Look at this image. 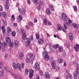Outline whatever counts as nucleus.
I'll return each instance as SVG.
<instances>
[{"label":"nucleus","mask_w":79,"mask_h":79,"mask_svg":"<svg viewBox=\"0 0 79 79\" xmlns=\"http://www.w3.org/2000/svg\"><path fill=\"white\" fill-rule=\"evenodd\" d=\"M15 77L16 79H19V77H19L18 75H15Z\"/></svg>","instance_id":"51"},{"label":"nucleus","mask_w":79,"mask_h":79,"mask_svg":"<svg viewBox=\"0 0 79 79\" xmlns=\"http://www.w3.org/2000/svg\"><path fill=\"white\" fill-rule=\"evenodd\" d=\"M35 67L37 70H39V69H40V65H39V64L37 63H35Z\"/></svg>","instance_id":"11"},{"label":"nucleus","mask_w":79,"mask_h":79,"mask_svg":"<svg viewBox=\"0 0 79 79\" xmlns=\"http://www.w3.org/2000/svg\"><path fill=\"white\" fill-rule=\"evenodd\" d=\"M24 57V55L23 53L20 52L19 54V58L20 60H23Z\"/></svg>","instance_id":"15"},{"label":"nucleus","mask_w":79,"mask_h":79,"mask_svg":"<svg viewBox=\"0 0 79 79\" xmlns=\"http://www.w3.org/2000/svg\"><path fill=\"white\" fill-rule=\"evenodd\" d=\"M69 38L71 41L73 40L74 39V37L73 36V35L71 33H69Z\"/></svg>","instance_id":"10"},{"label":"nucleus","mask_w":79,"mask_h":79,"mask_svg":"<svg viewBox=\"0 0 79 79\" xmlns=\"http://www.w3.org/2000/svg\"><path fill=\"white\" fill-rule=\"evenodd\" d=\"M2 30L3 33H5V32L6 31V29H5V27H4V26H2Z\"/></svg>","instance_id":"33"},{"label":"nucleus","mask_w":79,"mask_h":79,"mask_svg":"<svg viewBox=\"0 0 79 79\" xmlns=\"http://www.w3.org/2000/svg\"><path fill=\"white\" fill-rule=\"evenodd\" d=\"M29 71L30 72V74H29V77L31 79L33 77V73H34V71L32 69H30L29 70Z\"/></svg>","instance_id":"9"},{"label":"nucleus","mask_w":79,"mask_h":79,"mask_svg":"<svg viewBox=\"0 0 79 79\" xmlns=\"http://www.w3.org/2000/svg\"><path fill=\"white\" fill-rule=\"evenodd\" d=\"M22 19H17V22H18V23H19V22H21V20H22Z\"/></svg>","instance_id":"53"},{"label":"nucleus","mask_w":79,"mask_h":79,"mask_svg":"<svg viewBox=\"0 0 79 79\" xmlns=\"http://www.w3.org/2000/svg\"><path fill=\"white\" fill-rule=\"evenodd\" d=\"M79 75V68H77L76 71H74L73 73L74 77L75 79L77 78V76Z\"/></svg>","instance_id":"3"},{"label":"nucleus","mask_w":79,"mask_h":79,"mask_svg":"<svg viewBox=\"0 0 79 79\" xmlns=\"http://www.w3.org/2000/svg\"><path fill=\"white\" fill-rule=\"evenodd\" d=\"M57 30L58 31H63L64 32H66V30L64 27H62L61 26L60 24H58L57 25Z\"/></svg>","instance_id":"4"},{"label":"nucleus","mask_w":79,"mask_h":79,"mask_svg":"<svg viewBox=\"0 0 79 79\" xmlns=\"http://www.w3.org/2000/svg\"><path fill=\"white\" fill-rule=\"evenodd\" d=\"M5 68L6 70L7 71V72L8 73H10V69L8 67V66H5Z\"/></svg>","instance_id":"28"},{"label":"nucleus","mask_w":79,"mask_h":79,"mask_svg":"<svg viewBox=\"0 0 79 79\" xmlns=\"http://www.w3.org/2000/svg\"><path fill=\"white\" fill-rule=\"evenodd\" d=\"M5 7L6 10L7 11H9V7H8V2H6V5H5Z\"/></svg>","instance_id":"18"},{"label":"nucleus","mask_w":79,"mask_h":79,"mask_svg":"<svg viewBox=\"0 0 79 79\" xmlns=\"http://www.w3.org/2000/svg\"><path fill=\"white\" fill-rule=\"evenodd\" d=\"M76 46L74 47V49L76 52H78V51H79L78 48H79V44H77Z\"/></svg>","instance_id":"20"},{"label":"nucleus","mask_w":79,"mask_h":79,"mask_svg":"<svg viewBox=\"0 0 79 79\" xmlns=\"http://www.w3.org/2000/svg\"><path fill=\"white\" fill-rule=\"evenodd\" d=\"M21 34H26L25 33H24V29H21Z\"/></svg>","instance_id":"41"},{"label":"nucleus","mask_w":79,"mask_h":79,"mask_svg":"<svg viewBox=\"0 0 79 79\" xmlns=\"http://www.w3.org/2000/svg\"><path fill=\"white\" fill-rule=\"evenodd\" d=\"M6 43L7 44H8L11 42L10 38V37H6Z\"/></svg>","instance_id":"23"},{"label":"nucleus","mask_w":79,"mask_h":79,"mask_svg":"<svg viewBox=\"0 0 79 79\" xmlns=\"http://www.w3.org/2000/svg\"><path fill=\"white\" fill-rule=\"evenodd\" d=\"M46 12L48 15H50V9H47L46 10Z\"/></svg>","instance_id":"37"},{"label":"nucleus","mask_w":79,"mask_h":79,"mask_svg":"<svg viewBox=\"0 0 79 79\" xmlns=\"http://www.w3.org/2000/svg\"><path fill=\"white\" fill-rule=\"evenodd\" d=\"M17 25L18 24L16 23H14L13 24V26H14V27H16Z\"/></svg>","instance_id":"57"},{"label":"nucleus","mask_w":79,"mask_h":79,"mask_svg":"<svg viewBox=\"0 0 79 79\" xmlns=\"http://www.w3.org/2000/svg\"><path fill=\"white\" fill-rule=\"evenodd\" d=\"M29 27H30V26H28H28L27 25H26V29H29Z\"/></svg>","instance_id":"62"},{"label":"nucleus","mask_w":79,"mask_h":79,"mask_svg":"<svg viewBox=\"0 0 79 79\" xmlns=\"http://www.w3.org/2000/svg\"><path fill=\"white\" fill-rule=\"evenodd\" d=\"M63 61V59L61 58H59L57 60V62L59 63H62Z\"/></svg>","instance_id":"29"},{"label":"nucleus","mask_w":79,"mask_h":79,"mask_svg":"<svg viewBox=\"0 0 79 79\" xmlns=\"http://www.w3.org/2000/svg\"><path fill=\"white\" fill-rule=\"evenodd\" d=\"M75 66H76L77 68H79V64H76L75 65Z\"/></svg>","instance_id":"63"},{"label":"nucleus","mask_w":79,"mask_h":79,"mask_svg":"<svg viewBox=\"0 0 79 79\" xmlns=\"http://www.w3.org/2000/svg\"><path fill=\"white\" fill-rule=\"evenodd\" d=\"M47 23L48 24V25H49V26H51V25H52V23H51V22H50L49 21H48Z\"/></svg>","instance_id":"59"},{"label":"nucleus","mask_w":79,"mask_h":79,"mask_svg":"<svg viewBox=\"0 0 79 79\" xmlns=\"http://www.w3.org/2000/svg\"><path fill=\"white\" fill-rule=\"evenodd\" d=\"M73 8L75 11H77V7L76 6H74Z\"/></svg>","instance_id":"54"},{"label":"nucleus","mask_w":79,"mask_h":79,"mask_svg":"<svg viewBox=\"0 0 79 79\" xmlns=\"http://www.w3.org/2000/svg\"><path fill=\"white\" fill-rule=\"evenodd\" d=\"M1 64V65H2V64H3V63L2 62H0V71H2V70H3L2 69V66Z\"/></svg>","instance_id":"42"},{"label":"nucleus","mask_w":79,"mask_h":79,"mask_svg":"<svg viewBox=\"0 0 79 79\" xmlns=\"http://www.w3.org/2000/svg\"><path fill=\"white\" fill-rule=\"evenodd\" d=\"M66 66V62H64V66Z\"/></svg>","instance_id":"64"},{"label":"nucleus","mask_w":79,"mask_h":79,"mask_svg":"<svg viewBox=\"0 0 79 79\" xmlns=\"http://www.w3.org/2000/svg\"><path fill=\"white\" fill-rule=\"evenodd\" d=\"M59 50L60 52H63V48L62 46H60L59 48Z\"/></svg>","instance_id":"39"},{"label":"nucleus","mask_w":79,"mask_h":79,"mask_svg":"<svg viewBox=\"0 0 79 79\" xmlns=\"http://www.w3.org/2000/svg\"><path fill=\"white\" fill-rule=\"evenodd\" d=\"M44 21V24L45 25H46L47 24V19H44L43 20Z\"/></svg>","instance_id":"40"},{"label":"nucleus","mask_w":79,"mask_h":79,"mask_svg":"<svg viewBox=\"0 0 79 79\" xmlns=\"http://www.w3.org/2000/svg\"><path fill=\"white\" fill-rule=\"evenodd\" d=\"M62 18L64 21L68 20L69 18H68L66 14L63 13L62 15Z\"/></svg>","instance_id":"6"},{"label":"nucleus","mask_w":79,"mask_h":79,"mask_svg":"<svg viewBox=\"0 0 79 79\" xmlns=\"http://www.w3.org/2000/svg\"><path fill=\"white\" fill-rule=\"evenodd\" d=\"M12 65L14 69V70H16L17 69V64L15 63H13Z\"/></svg>","instance_id":"22"},{"label":"nucleus","mask_w":79,"mask_h":79,"mask_svg":"<svg viewBox=\"0 0 79 79\" xmlns=\"http://www.w3.org/2000/svg\"><path fill=\"white\" fill-rule=\"evenodd\" d=\"M2 15L3 17H4L5 18H7V15L6 14V13L4 12H3L2 13L0 12V16H2Z\"/></svg>","instance_id":"12"},{"label":"nucleus","mask_w":79,"mask_h":79,"mask_svg":"<svg viewBox=\"0 0 79 79\" xmlns=\"http://www.w3.org/2000/svg\"><path fill=\"white\" fill-rule=\"evenodd\" d=\"M77 64V62L76 60H74L73 62V64L75 66Z\"/></svg>","instance_id":"46"},{"label":"nucleus","mask_w":79,"mask_h":79,"mask_svg":"<svg viewBox=\"0 0 79 79\" xmlns=\"http://www.w3.org/2000/svg\"><path fill=\"white\" fill-rule=\"evenodd\" d=\"M17 66L18 69L20 71L21 70V64L19 63H17Z\"/></svg>","instance_id":"19"},{"label":"nucleus","mask_w":79,"mask_h":79,"mask_svg":"<svg viewBox=\"0 0 79 79\" xmlns=\"http://www.w3.org/2000/svg\"><path fill=\"white\" fill-rule=\"evenodd\" d=\"M39 5L37 6L36 7V8L39 10H40V9L42 8V6L44 4V2H38Z\"/></svg>","instance_id":"5"},{"label":"nucleus","mask_w":79,"mask_h":79,"mask_svg":"<svg viewBox=\"0 0 79 79\" xmlns=\"http://www.w3.org/2000/svg\"><path fill=\"white\" fill-rule=\"evenodd\" d=\"M24 63H22L21 64V67L22 68H24Z\"/></svg>","instance_id":"49"},{"label":"nucleus","mask_w":79,"mask_h":79,"mask_svg":"<svg viewBox=\"0 0 79 79\" xmlns=\"http://www.w3.org/2000/svg\"><path fill=\"white\" fill-rule=\"evenodd\" d=\"M33 2H34L35 5H37V4H38V2H37V0H34Z\"/></svg>","instance_id":"50"},{"label":"nucleus","mask_w":79,"mask_h":79,"mask_svg":"<svg viewBox=\"0 0 79 79\" xmlns=\"http://www.w3.org/2000/svg\"><path fill=\"white\" fill-rule=\"evenodd\" d=\"M29 71H28V70H27V69H26L25 70V73L26 74V75H27V74H29Z\"/></svg>","instance_id":"45"},{"label":"nucleus","mask_w":79,"mask_h":79,"mask_svg":"<svg viewBox=\"0 0 79 79\" xmlns=\"http://www.w3.org/2000/svg\"><path fill=\"white\" fill-rule=\"evenodd\" d=\"M49 7L51 11H54V8L53 5H49Z\"/></svg>","instance_id":"27"},{"label":"nucleus","mask_w":79,"mask_h":79,"mask_svg":"<svg viewBox=\"0 0 79 79\" xmlns=\"http://www.w3.org/2000/svg\"><path fill=\"white\" fill-rule=\"evenodd\" d=\"M31 42V40L30 38H28L27 39V42L25 43L26 47H29L30 46V43Z\"/></svg>","instance_id":"7"},{"label":"nucleus","mask_w":79,"mask_h":79,"mask_svg":"<svg viewBox=\"0 0 79 79\" xmlns=\"http://www.w3.org/2000/svg\"><path fill=\"white\" fill-rule=\"evenodd\" d=\"M3 74H4V73H3V70H0V77H2V76H3Z\"/></svg>","instance_id":"34"},{"label":"nucleus","mask_w":79,"mask_h":79,"mask_svg":"<svg viewBox=\"0 0 79 79\" xmlns=\"http://www.w3.org/2000/svg\"><path fill=\"white\" fill-rule=\"evenodd\" d=\"M44 77L46 79H48L50 77V74L46 72L44 74Z\"/></svg>","instance_id":"13"},{"label":"nucleus","mask_w":79,"mask_h":79,"mask_svg":"<svg viewBox=\"0 0 79 79\" xmlns=\"http://www.w3.org/2000/svg\"><path fill=\"white\" fill-rule=\"evenodd\" d=\"M19 19H23V16H22V15H19Z\"/></svg>","instance_id":"56"},{"label":"nucleus","mask_w":79,"mask_h":79,"mask_svg":"<svg viewBox=\"0 0 79 79\" xmlns=\"http://www.w3.org/2000/svg\"><path fill=\"white\" fill-rule=\"evenodd\" d=\"M54 69H55V70H56L57 71H58L60 69V68H59V67L58 66H56L54 67V68H53Z\"/></svg>","instance_id":"38"},{"label":"nucleus","mask_w":79,"mask_h":79,"mask_svg":"<svg viewBox=\"0 0 79 79\" xmlns=\"http://www.w3.org/2000/svg\"><path fill=\"white\" fill-rule=\"evenodd\" d=\"M2 46L5 48H6V47H7V45H8V44H7V43L5 42H2Z\"/></svg>","instance_id":"21"},{"label":"nucleus","mask_w":79,"mask_h":79,"mask_svg":"<svg viewBox=\"0 0 79 79\" xmlns=\"http://www.w3.org/2000/svg\"><path fill=\"white\" fill-rule=\"evenodd\" d=\"M68 21H69V24L70 25V26H72L73 24V22H72V20H71L70 19H68Z\"/></svg>","instance_id":"24"},{"label":"nucleus","mask_w":79,"mask_h":79,"mask_svg":"<svg viewBox=\"0 0 79 79\" xmlns=\"http://www.w3.org/2000/svg\"><path fill=\"white\" fill-rule=\"evenodd\" d=\"M7 31L8 33H9V32H11V28L8 27H7Z\"/></svg>","instance_id":"36"},{"label":"nucleus","mask_w":79,"mask_h":79,"mask_svg":"<svg viewBox=\"0 0 79 79\" xmlns=\"http://www.w3.org/2000/svg\"><path fill=\"white\" fill-rule=\"evenodd\" d=\"M2 22H3L5 26H6L7 24V23H6V22L5 21V20H3Z\"/></svg>","instance_id":"48"},{"label":"nucleus","mask_w":79,"mask_h":79,"mask_svg":"<svg viewBox=\"0 0 79 79\" xmlns=\"http://www.w3.org/2000/svg\"><path fill=\"white\" fill-rule=\"evenodd\" d=\"M40 74L41 76H43L44 75V74H43V72H42L41 70L40 71Z\"/></svg>","instance_id":"55"},{"label":"nucleus","mask_w":79,"mask_h":79,"mask_svg":"<svg viewBox=\"0 0 79 79\" xmlns=\"http://www.w3.org/2000/svg\"><path fill=\"white\" fill-rule=\"evenodd\" d=\"M36 39H39V35L38 34H36Z\"/></svg>","instance_id":"47"},{"label":"nucleus","mask_w":79,"mask_h":79,"mask_svg":"<svg viewBox=\"0 0 79 79\" xmlns=\"http://www.w3.org/2000/svg\"><path fill=\"white\" fill-rule=\"evenodd\" d=\"M11 18L12 19V20H15V15H12L11 16Z\"/></svg>","instance_id":"61"},{"label":"nucleus","mask_w":79,"mask_h":79,"mask_svg":"<svg viewBox=\"0 0 79 79\" xmlns=\"http://www.w3.org/2000/svg\"><path fill=\"white\" fill-rule=\"evenodd\" d=\"M42 54L43 56H44L45 55L44 58L45 60H46V61H48L50 58L49 56L47 55L48 53L47 52L44 51L42 52Z\"/></svg>","instance_id":"2"},{"label":"nucleus","mask_w":79,"mask_h":79,"mask_svg":"<svg viewBox=\"0 0 79 79\" xmlns=\"http://www.w3.org/2000/svg\"><path fill=\"white\" fill-rule=\"evenodd\" d=\"M9 43V46L10 47H13L14 46V44L13 43L11 42H10Z\"/></svg>","instance_id":"31"},{"label":"nucleus","mask_w":79,"mask_h":79,"mask_svg":"<svg viewBox=\"0 0 79 79\" xmlns=\"http://www.w3.org/2000/svg\"><path fill=\"white\" fill-rule=\"evenodd\" d=\"M28 26H30V27H32L33 26H34V23L31 22H28Z\"/></svg>","instance_id":"26"},{"label":"nucleus","mask_w":79,"mask_h":79,"mask_svg":"<svg viewBox=\"0 0 79 79\" xmlns=\"http://www.w3.org/2000/svg\"><path fill=\"white\" fill-rule=\"evenodd\" d=\"M0 11H3V7L2 6L0 5Z\"/></svg>","instance_id":"60"},{"label":"nucleus","mask_w":79,"mask_h":79,"mask_svg":"<svg viewBox=\"0 0 79 79\" xmlns=\"http://www.w3.org/2000/svg\"><path fill=\"white\" fill-rule=\"evenodd\" d=\"M64 25L65 29H68L67 26H69V23L68 21V20L64 21Z\"/></svg>","instance_id":"8"},{"label":"nucleus","mask_w":79,"mask_h":79,"mask_svg":"<svg viewBox=\"0 0 79 79\" xmlns=\"http://www.w3.org/2000/svg\"><path fill=\"white\" fill-rule=\"evenodd\" d=\"M12 36H15L16 35V32L13 31L12 32Z\"/></svg>","instance_id":"43"},{"label":"nucleus","mask_w":79,"mask_h":79,"mask_svg":"<svg viewBox=\"0 0 79 79\" xmlns=\"http://www.w3.org/2000/svg\"><path fill=\"white\" fill-rule=\"evenodd\" d=\"M60 47V45L58 44H56L54 45V48H55V49H56V48H58Z\"/></svg>","instance_id":"32"},{"label":"nucleus","mask_w":79,"mask_h":79,"mask_svg":"<svg viewBox=\"0 0 79 79\" xmlns=\"http://www.w3.org/2000/svg\"><path fill=\"white\" fill-rule=\"evenodd\" d=\"M27 2L28 5H31V1H30V0H27Z\"/></svg>","instance_id":"58"},{"label":"nucleus","mask_w":79,"mask_h":79,"mask_svg":"<svg viewBox=\"0 0 79 79\" xmlns=\"http://www.w3.org/2000/svg\"><path fill=\"white\" fill-rule=\"evenodd\" d=\"M38 42V44L39 45H42L44 44V40L41 38L39 39Z\"/></svg>","instance_id":"16"},{"label":"nucleus","mask_w":79,"mask_h":79,"mask_svg":"<svg viewBox=\"0 0 79 79\" xmlns=\"http://www.w3.org/2000/svg\"><path fill=\"white\" fill-rule=\"evenodd\" d=\"M27 58L26 63L29 64L30 61H33V60L34 59V56H33L32 54L30 53L27 56Z\"/></svg>","instance_id":"1"},{"label":"nucleus","mask_w":79,"mask_h":79,"mask_svg":"<svg viewBox=\"0 0 79 79\" xmlns=\"http://www.w3.org/2000/svg\"><path fill=\"white\" fill-rule=\"evenodd\" d=\"M67 48H69L70 47V45L69 44L67 43L65 45Z\"/></svg>","instance_id":"52"},{"label":"nucleus","mask_w":79,"mask_h":79,"mask_svg":"<svg viewBox=\"0 0 79 79\" xmlns=\"http://www.w3.org/2000/svg\"><path fill=\"white\" fill-rule=\"evenodd\" d=\"M73 27L74 28H77V29L79 28V25L76 24V23H74L72 24Z\"/></svg>","instance_id":"25"},{"label":"nucleus","mask_w":79,"mask_h":79,"mask_svg":"<svg viewBox=\"0 0 79 79\" xmlns=\"http://www.w3.org/2000/svg\"><path fill=\"white\" fill-rule=\"evenodd\" d=\"M52 68H55L56 66V61L55 60L52 61Z\"/></svg>","instance_id":"17"},{"label":"nucleus","mask_w":79,"mask_h":79,"mask_svg":"<svg viewBox=\"0 0 79 79\" xmlns=\"http://www.w3.org/2000/svg\"><path fill=\"white\" fill-rule=\"evenodd\" d=\"M66 79H73V77H72V75L70 73H69L67 74V76H66Z\"/></svg>","instance_id":"14"},{"label":"nucleus","mask_w":79,"mask_h":79,"mask_svg":"<svg viewBox=\"0 0 79 79\" xmlns=\"http://www.w3.org/2000/svg\"><path fill=\"white\" fill-rule=\"evenodd\" d=\"M25 13H26V9L23 10L22 12V15H24Z\"/></svg>","instance_id":"44"},{"label":"nucleus","mask_w":79,"mask_h":79,"mask_svg":"<svg viewBox=\"0 0 79 79\" xmlns=\"http://www.w3.org/2000/svg\"><path fill=\"white\" fill-rule=\"evenodd\" d=\"M14 43L15 44V47H18V46L19 44L18 43V41L15 40L14 41Z\"/></svg>","instance_id":"30"},{"label":"nucleus","mask_w":79,"mask_h":79,"mask_svg":"<svg viewBox=\"0 0 79 79\" xmlns=\"http://www.w3.org/2000/svg\"><path fill=\"white\" fill-rule=\"evenodd\" d=\"M22 38L23 39L25 40L27 39V37H26V35L24 34L22 35Z\"/></svg>","instance_id":"35"}]
</instances>
